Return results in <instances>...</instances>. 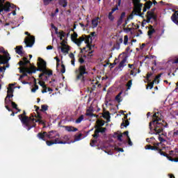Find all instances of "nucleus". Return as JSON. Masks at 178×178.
Masks as SVG:
<instances>
[{
    "label": "nucleus",
    "mask_w": 178,
    "mask_h": 178,
    "mask_svg": "<svg viewBox=\"0 0 178 178\" xmlns=\"http://www.w3.org/2000/svg\"><path fill=\"white\" fill-rule=\"evenodd\" d=\"M122 137H123V134H120L117 136V138L118 140V141H120V143H122V141H123V140L122 139Z\"/></svg>",
    "instance_id": "obj_54"
},
{
    "label": "nucleus",
    "mask_w": 178,
    "mask_h": 178,
    "mask_svg": "<svg viewBox=\"0 0 178 178\" xmlns=\"http://www.w3.org/2000/svg\"><path fill=\"white\" fill-rule=\"evenodd\" d=\"M36 71L37 68L33 66L31 67V70L28 68V70H26V73H28V74H33V73H35Z\"/></svg>",
    "instance_id": "obj_32"
},
{
    "label": "nucleus",
    "mask_w": 178,
    "mask_h": 178,
    "mask_svg": "<svg viewBox=\"0 0 178 178\" xmlns=\"http://www.w3.org/2000/svg\"><path fill=\"white\" fill-rule=\"evenodd\" d=\"M13 93H12V94L8 93L7 94V96L5 98V104H6V105H7V104H8V102H12V100H10V98H13Z\"/></svg>",
    "instance_id": "obj_30"
},
{
    "label": "nucleus",
    "mask_w": 178,
    "mask_h": 178,
    "mask_svg": "<svg viewBox=\"0 0 178 178\" xmlns=\"http://www.w3.org/2000/svg\"><path fill=\"white\" fill-rule=\"evenodd\" d=\"M154 13H151L150 11H147V22L149 23L151 22V19H154L155 20V16H154Z\"/></svg>",
    "instance_id": "obj_22"
},
{
    "label": "nucleus",
    "mask_w": 178,
    "mask_h": 178,
    "mask_svg": "<svg viewBox=\"0 0 178 178\" xmlns=\"http://www.w3.org/2000/svg\"><path fill=\"white\" fill-rule=\"evenodd\" d=\"M173 138H178V130L174 129L173 134H172Z\"/></svg>",
    "instance_id": "obj_42"
},
{
    "label": "nucleus",
    "mask_w": 178,
    "mask_h": 178,
    "mask_svg": "<svg viewBox=\"0 0 178 178\" xmlns=\"http://www.w3.org/2000/svg\"><path fill=\"white\" fill-rule=\"evenodd\" d=\"M25 35L29 37L25 38L24 42L26 44V47L31 48L34 45V42H35V38L31 35L29 32H25Z\"/></svg>",
    "instance_id": "obj_9"
},
{
    "label": "nucleus",
    "mask_w": 178,
    "mask_h": 178,
    "mask_svg": "<svg viewBox=\"0 0 178 178\" xmlns=\"http://www.w3.org/2000/svg\"><path fill=\"white\" fill-rule=\"evenodd\" d=\"M41 108H42L40 109L41 112H45V111H48V105L43 104L41 106Z\"/></svg>",
    "instance_id": "obj_37"
},
{
    "label": "nucleus",
    "mask_w": 178,
    "mask_h": 178,
    "mask_svg": "<svg viewBox=\"0 0 178 178\" xmlns=\"http://www.w3.org/2000/svg\"><path fill=\"white\" fill-rule=\"evenodd\" d=\"M152 6V1H151L150 0L146 1V3H145V6L143 8V12H145L146 10H149Z\"/></svg>",
    "instance_id": "obj_19"
},
{
    "label": "nucleus",
    "mask_w": 178,
    "mask_h": 178,
    "mask_svg": "<svg viewBox=\"0 0 178 178\" xmlns=\"http://www.w3.org/2000/svg\"><path fill=\"white\" fill-rule=\"evenodd\" d=\"M59 134L56 131H51L49 133L47 132V138L51 140H47L46 144L48 147L54 145V144H70L67 141L59 140Z\"/></svg>",
    "instance_id": "obj_3"
},
{
    "label": "nucleus",
    "mask_w": 178,
    "mask_h": 178,
    "mask_svg": "<svg viewBox=\"0 0 178 178\" xmlns=\"http://www.w3.org/2000/svg\"><path fill=\"white\" fill-rule=\"evenodd\" d=\"M83 120H84V115H81L79 118H78L76 120L75 123H76V124L81 123V122H83Z\"/></svg>",
    "instance_id": "obj_34"
},
{
    "label": "nucleus",
    "mask_w": 178,
    "mask_h": 178,
    "mask_svg": "<svg viewBox=\"0 0 178 178\" xmlns=\"http://www.w3.org/2000/svg\"><path fill=\"white\" fill-rule=\"evenodd\" d=\"M108 19L110 22H113L115 20V17L112 14H108Z\"/></svg>",
    "instance_id": "obj_47"
},
{
    "label": "nucleus",
    "mask_w": 178,
    "mask_h": 178,
    "mask_svg": "<svg viewBox=\"0 0 178 178\" xmlns=\"http://www.w3.org/2000/svg\"><path fill=\"white\" fill-rule=\"evenodd\" d=\"M95 134L92 135V137L95 139L98 138L99 137V133H102V134H104V133H106V127H101L98 125L95 126Z\"/></svg>",
    "instance_id": "obj_11"
},
{
    "label": "nucleus",
    "mask_w": 178,
    "mask_h": 178,
    "mask_svg": "<svg viewBox=\"0 0 178 178\" xmlns=\"http://www.w3.org/2000/svg\"><path fill=\"white\" fill-rule=\"evenodd\" d=\"M15 49L16 54L18 55H23V46H17Z\"/></svg>",
    "instance_id": "obj_25"
},
{
    "label": "nucleus",
    "mask_w": 178,
    "mask_h": 178,
    "mask_svg": "<svg viewBox=\"0 0 178 178\" xmlns=\"http://www.w3.org/2000/svg\"><path fill=\"white\" fill-rule=\"evenodd\" d=\"M171 20L175 23V24H177L178 26V10L175 11V13H173L171 16Z\"/></svg>",
    "instance_id": "obj_16"
},
{
    "label": "nucleus",
    "mask_w": 178,
    "mask_h": 178,
    "mask_svg": "<svg viewBox=\"0 0 178 178\" xmlns=\"http://www.w3.org/2000/svg\"><path fill=\"white\" fill-rule=\"evenodd\" d=\"M28 68L26 67H22L19 68V73H22L23 77H26Z\"/></svg>",
    "instance_id": "obj_23"
},
{
    "label": "nucleus",
    "mask_w": 178,
    "mask_h": 178,
    "mask_svg": "<svg viewBox=\"0 0 178 178\" xmlns=\"http://www.w3.org/2000/svg\"><path fill=\"white\" fill-rule=\"evenodd\" d=\"M145 149H151L152 151H156L158 154H160V155H162L163 156H165V158H168L169 161H171V162H178V158L172 159V157L169 156V154L165 153L162 151L161 149L159 148V143H154V146L151 145H147L145 146Z\"/></svg>",
    "instance_id": "obj_4"
},
{
    "label": "nucleus",
    "mask_w": 178,
    "mask_h": 178,
    "mask_svg": "<svg viewBox=\"0 0 178 178\" xmlns=\"http://www.w3.org/2000/svg\"><path fill=\"white\" fill-rule=\"evenodd\" d=\"M34 108L35 109L37 115H41V109H40V107L38 106H34Z\"/></svg>",
    "instance_id": "obj_43"
},
{
    "label": "nucleus",
    "mask_w": 178,
    "mask_h": 178,
    "mask_svg": "<svg viewBox=\"0 0 178 178\" xmlns=\"http://www.w3.org/2000/svg\"><path fill=\"white\" fill-rule=\"evenodd\" d=\"M78 40H79L81 42H81H83V41H85L86 38H84V36H81V37H80Z\"/></svg>",
    "instance_id": "obj_63"
},
{
    "label": "nucleus",
    "mask_w": 178,
    "mask_h": 178,
    "mask_svg": "<svg viewBox=\"0 0 178 178\" xmlns=\"http://www.w3.org/2000/svg\"><path fill=\"white\" fill-rule=\"evenodd\" d=\"M126 17V12H122L117 21V27H120L122 26V23H123V19Z\"/></svg>",
    "instance_id": "obj_15"
},
{
    "label": "nucleus",
    "mask_w": 178,
    "mask_h": 178,
    "mask_svg": "<svg viewBox=\"0 0 178 178\" xmlns=\"http://www.w3.org/2000/svg\"><path fill=\"white\" fill-rule=\"evenodd\" d=\"M52 1H54V0H43V3H44V6H48V4L51 3V2H52Z\"/></svg>",
    "instance_id": "obj_48"
},
{
    "label": "nucleus",
    "mask_w": 178,
    "mask_h": 178,
    "mask_svg": "<svg viewBox=\"0 0 178 178\" xmlns=\"http://www.w3.org/2000/svg\"><path fill=\"white\" fill-rule=\"evenodd\" d=\"M5 0H0V15H2L3 12L8 13V12H10V9H15L16 6L13 3H10V2L7 1L5 4Z\"/></svg>",
    "instance_id": "obj_5"
},
{
    "label": "nucleus",
    "mask_w": 178,
    "mask_h": 178,
    "mask_svg": "<svg viewBox=\"0 0 178 178\" xmlns=\"http://www.w3.org/2000/svg\"><path fill=\"white\" fill-rule=\"evenodd\" d=\"M168 126L167 122L162 120V114L159 112H156L152 115V120L149 123V130H154L156 134L162 133L165 127H168Z\"/></svg>",
    "instance_id": "obj_1"
},
{
    "label": "nucleus",
    "mask_w": 178,
    "mask_h": 178,
    "mask_svg": "<svg viewBox=\"0 0 178 178\" xmlns=\"http://www.w3.org/2000/svg\"><path fill=\"white\" fill-rule=\"evenodd\" d=\"M77 37H79V35H77V33L74 32V33L71 35V40L72 41L73 40H76L77 38Z\"/></svg>",
    "instance_id": "obj_46"
},
{
    "label": "nucleus",
    "mask_w": 178,
    "mask_h": 178,
    "mask_svg": "<svg viewBox=\"0 0 178 178\" xmlns=\"http://www.w3.org/2000/svg\"><path fill=\"white\" fill-rule=\"evenodd\" d=\"M99 20V17H97L96 18H94L92 20V29H95L98 26V21Z\"/></svg>",
    "instance_id": "obj_27"
},
{
    "label": "nucleus",
    "mask_w": 178,
    "mask_h": 178,
    "mask_svg": "<svg viewBox=\"0 0 178 178\" xmlns=\"http://www.w3.org/2000/svg\"><path fill=\"white\" fill-rule=\"evenodd\" d=\"M159 141H160V143H165V141H166V140H165L163 138H162L161 136V135H159Z\"/></svg>",
    "instance_id": "obj_56"
},
{
    "label": "nucleus",
    "mask_w": 178,
    "mask_h": 178,
    "mask_svg": "<svg viewBox=\"0 0 178 178\" xmlns=\"http://www.w3.org/2000/svg\"><path fill=\"white\" fill-rule=\"evenodd\" d=\"M127 23H129V18H127V19L125 20V22H124V24H122V26H123V27H126V26H127Z\"/></svg>",
    "instance_id": "obj_64"
},
{
    "label": "nucleus",
    "mask_w": 178,
    "mask_h": 178,
    "mask_svg": "<svg viewBox=\"0 0 178 178\" xmlns=\"http://www.w3.org/2000/svg\"><path fill=\"white\" fill-rule=\"evenodd\" d=\"M23 60H20L19 63H18V65L22 67H24L26 65H29V63H30V61L29 60H27V58L26 57H24L23 58Z\"/></svg>",
    "instance_id": "obj_18"
},
{
    "label": "nucleus",
    "mask_w": 178,
    "mask_h": 178,
    "mask_svg": "<svg viewBox=\"0 0 178 178\" xmlns=\"http://www.w3.org/2000/svg\"><path fill=\"white\" fill-rule=\"evenodd\" d=\"M66 131H68L69 133L72 132V131H78L79 129L73 127V126H65L64 127Z\"/></svg>",
    "instance_id": "obj_21"
},
{
    "label": "nucleus",
    "mask_w": 178,
    "mask_h": 178,
    "mask_svg": "<svg viewBox=\"0 0 178 178\" xmlns=\"http://www.w3.org/2000/svg\"><path fill=\"white\" fill-rule=\"evenodd\" d=\"M104 119H106L107 122H111V113L109 111H105L102 115Z\"/></svg>",
    "instance_id": "obj_24"
},
{
    "label": "nucleus",
    "mask_w": 178,
    "mask_h": 178,
    "mask_svg": "<svg viewBox=\"0 0 178 178\" xmlns=\"http://www.w3.org/2000/svg\"><path fill=\"white\" fill-rule=\"evenodd\" d=\"M0 54H3V55H0V65H6V63H9V60H10V56H9V53L5 51L3 47L0 49Z\"/></svg>",
    "instance_id": "obj_6"
},
{
    "label": "nucleus",
    "mask_w": 178,
    "mask_h": 178,
    "mask_svg": "<svg viewBox=\"0 0 178 178\" xmlns=\"http://www.w3.org/2000/svg\"><path fill=\"white\" fill-rule=\"evenodd\" d=\"M79 62L80 63L79 67L75 70V81H80L81 83H86V77L88 74V71H87V67L84 65L85 60L83 58H79Z\"/></svg>",
    "instance_id": "obj_2"
},
{
    "label": "nucleus",
    "mask_w": 178,
    "mask_h": 178,
    "mask_svg": "<svg viewBox=\"0 0 178 178\" xmlns=\"http://www.w3.org/2000/svg\"><path fill=\"white\" fill-rule=\"evenodd\" d=\"M10 86H13V84H9V88H8L7 94H13V88H12Z\"/></svg>",
    "instance_id": "obj_41"
},
{
    "label": "nucleus",
    "mask_w": 178,
    "mask_h": 178,
    "mask_svg": "<svg viewBox=\"0 0 178 178\" xmlns=\"http://www.w3.org/2000/svg\"><path fill=\"white\" fill-rule=\"evenodd\" d=\"M38 84L41 86V87H45V86H47V85H45V82H44V81H40L39 82H38Z\"/></svg>",
    "instance_id": "obj_59"
},
{
    "label": "nucleus",
    "mask_w": 178,
    "mask_h": 178,
    "mask_svg": "<svg viewBox=\"0 0 178 178\" xmlns=\"http://www.w3.org/2000/svg\"><path fill=\"white\" fill-rule=\"evenodd\" d=\"M86 116H90V118H95L97 117V115L92 113V110H91L90 108H88L86 110Z\"/></svg>",
    "instance_id": "obj_28"
},
{
    "label": "nucleus",
    "mask_w": 178,
    "mask_h": 178,
    "mask_svg": "<svg viewBox=\"0 0 178 178\" xmlns=\"http://www.w3.org/2000/svg\"><path fill=\"white\" fill-rule=\"evenodd\" d=\"M134 8L135 12L138 13V16L140 17H144V13H141V9L143 8V4H136Z\"/></svg>",
    "instance_id": "obj_13"
},
{
    "label": "nucleus",
    "mask_w": 178,
    "mask_h": 178,
    "mask_svg": "<svg viewBox=\"0 0 178 178\" xmlns=\"http://www.w3.org/2000/svg\"><path fill=\"white\" fill-rule=\"evenodd\" d=\"M155 33V29H154V26L152 25H150L149 26V31H147V35L149 38H152V34Z\"/></svg>",
    "instance_id": "obj_20"
},
{
    "label": "nucleus",
    "mask_w": 178,
    "mask_h": 178,
    "mask_svg": "<svg viewBox=\"0 0 178 178\" xmlns=\"http://www.w3.org/2000/svg\"><path fill=\"white\" fill-rule=\"evenodd\" d=\"M126 62H127V59L126 58H123L119 64V69L124 67L126 66Z\"/></svg>",
    "instance_id": "obj_29"
},
{
    "label": "nucleus",
    "mask_w": 178,
    "mask_h": 178,
    "mask_svg": "<svg viewBox=\"0 0 178 178\" xmlns=\"http://www.w3.org/2000/svg\"><path fill=\"white\" fill-rule=\"evenodd\" d=\"M58 3L63 8H66L67 6V0H59Z\"/></svg>",
    "instance_id": "obj_31"
},
{
    "label": "nucleus",
    "mask_w": 178,
    "mask_h": 178,
    "mask_svg": "<svg viewBox=\"0 0 178 178\" xmlns=\"http://www.w3.org/2000/svg\"><path fill=\"white\" fill-rule=\"evenodd\" d=\"M97 138L96 139L95 138L94 140H92L90 141L91 147H94V145H95V144H97Z\"/></svg>",
    "instance_id": "obj_51"
},
{
    "label": "nucleus",
    "mask_w": 178,
    "mask_h": 178,
    "mask_svg": "<svg viewBox=\"0 0 178 178\" xmlns=\"http://www.w3.org/2000/svg\"><path fill=\"white\" fill-rule=\"evenodd\" d=\"M37 118V119H35V118H33L31 119V122L33 123H39V124H45V121L44 120H42V116H41V114H38V115H32V118Z\"/></svg>",
    "instance_id": "obj_12"
},
{
    "label": "nucleus",
    "mask_w": 178,
    "mask_h": 178,
    "mask_svg": "<svg viewBox=\"0 0 178 178\" xmlns=\"http://www.w3.org/2000/svg\"><path fill=\"white\" fill-rule=\"evenodd\" d=\"M6 66L0 67V73L5 72L6 70V67H9V63H6Z\"/></svg>",
    "instance_id": "obj_36"
},
{
    "label": "nucleus",
    "mask_w": 178,
    "mask_h": 178,
    "mask_svg": "<svg viewBox=\"0 0 178 178\" xmlns=\"http://www.w3.org/2000/svg\"><path fill=\"white\" fill-rule=\"evenodd\" d=\"M113 49H120V44L115 42V44H114Z\"/></svg>",
    "instance_id": "obj_44"
},
{
    "label": "nucleus",
    "mask_w": 178,
    "mask_h": 178,
    "mask_svg": "<svg viewBox=\"0 0 178 178\" xmlns=\"http://www.w3.org/2000/svg\"><path fill=\"white\" fill-rule=\"evenodd\" d=\"M36 137H38L39 140H42V141H47V140L45 139V137H47V131L39 132L37 134Z\"/></svg>",
    "instance_id": "obj_17"
},
{
    "label": "nucleus",
    "mask_w": 178,
    "mask_h": 178,
    "mask_svg": "<svg viewBox=\"0 0 178 178\" xmlns=\"http://www.w3.org/2000/svg\"><path fill=\"white\" fill-rule=\"evenodd\" d=\"M120 95H122V92L118 93V95L115 97V101H117L118 103L122 102V99H120Z\"/></svg>",
    "instance_id": "obj_39"
},
{
    "label": "nucleus",
    "mask_w": 178,
    "mask_h": 178,
    "mask_svg": "<svg viewBox=\"0 0 178 178\" xmlns=\"http://www.w3.org/2000/svg\"><path fill=\"white\" fill-rule=\"evenodd\" d=\"M153 73L152 72H149L147 74L146 76V80H147V81H149V77H151V76H152Z\"/></svg>",
    "instance_id": "obj_55"
},
{
    "label": "nucleus",
    "mask_w": 178,
    "mask_h": 178,
    "mask_svg": "<svg viewBox=\"0 0 178 178\" xmlns=\"http://www.w3.org/2000/svg\"><path fill=\"white\" fill-rule=\"evenodd\" d=\"M55 59H56V66H57V67H58V66H59V62H60V59H59V58H58V57H55Z\"/></svg>",
    "instance_id": "obj_60"
},
{
    "label": "nucleus",
    "mask_w": 178,
    "mask_h": 178,
    "mask_svg": "<svg viewBox=\"0 0 178 178\" xmlns=\"http://www.w3.org/2000/svg\"><path fill=\"white\" fill-rule=\"evenodd\" d=\"M11 105L13 109H17V105L15 103V102H11Z\"/></svg>",
    "instance_id": "obj_57"
},
{
    "label": "nucleus",
    "mask_w": 178,
    "mask_h": 178,
    "mask_svg": "<svg viewBox=\"0 0 178 178\" xmlns=\"http://www.w3.org/2000/svg\"><path fill=\"white\" fill-rule=\"evenodd\" d=\"M81 137H83V134H79V135L74 136V140L72 143H76V141H80L81 140Z\"/></svg>",
    "instance_id": "obj_33"
},
{
    "label": "nucleus",
    "mask_w": 178,
    "mask_h": 178,
    "mask_svg": "<svg viewBox=\"0 0 178 178\" xmlns=\"http://www.w3.org/2000/svg\"><path fill=\"white\" fill-rule=\"evenodd\" d=\"M18 118L19 120H21L22 124H24L28 127V131L33 129V127H35L36 124H34L33 126H30V120L31 122V119H33L31 117H28L27 115H25L23 117V115H18Z\"/></svg>",
    "instance_id": "obj_8"
},
{
    "label": "nucleus",
    "mask_w": 178,
    "mask_h": 178,
    "mask_svg": "<svg viewBox=\"0 0 178 178\" xmlns=\"http://www.w3.org/2000/svg\"><path fill=\"white\" fill-rule=\"evenodd\" d=\"M84 36L86 37L85 38V43H86V47H83V49H81V54H83V52H88V51H91V46L90 45V42L91 41H92V39L91 38V35H84Z\"/></svg>",
    "instance_id": "obj_10"
},
{
    "label": "nucleus",
    "mask_w": 178,
    "mask_h": 178,
    "mask_svg": "<svg viewBox=\"0 0 178 178\" xmlns=\"http://www.w3.org/2000/svg\"><path fill=\"white\" fill-rule=\"evenodd\" d=\"M129 42V36L127 35L124 36V44L127 45Z\"/></svg>",
    "instance_id": "obj_45"
},
{
    "label": "nucleus",
    "mask_w": 178,
    "mask_h": 178,
    "mask_svg": "<svg viewBox=\"0 0 178 178\" xmlns=\"http://www.w3.org/2000/svg\"><path fill=\"white\" fill-rule=\"evenodd\" d=\"M133 84V80H129L127 83V90H130L131 88V86Z\"/></svg>",
    "instance_id": "obj_40"
},
{
    "label": "nucleus",
    "mask_w": 178,
    "mask_h": 178,
    "mask_svg": "<svg viewBox=\"0 0 178 178\" xmlns=\"http://www.w3.org/2000/svg\"><path fill=\"white\" fill-rule=\"evenodd\" d=\"M42 88H43V90H42V94H45V92H47V85L44 86V87H43Z\"/></svg>",
    "instance_id": "obj_61"
},
{
    "label": "nucleus",
    "mask_w": 178,
    "mask_h": 178,
    "mask_svg": "<svg viewBox=\"0 0 178 178\" xmlns=\"http://www.w3.org/2000/svg\"><path fill=\"white\" fill-rule=\"evenodd\" d=\"M58 49H61V52H63V54H67V52H69V46L66 45V47H60L58 46Z\"/></svg>",
    "instance_id": "obj_26"
},
{
    "label": "nucleus",
    "mask_w": 178,
    "mask_h": 178,
    "mask_svg": "<svg viewBox=\"0 0 178 178\" xmlns=\"http://www.w3.org/2000/svg\"><path fill=\"white\" fill-rule=\"evenodd\" d=\"M161 76H162V74H159L157 75L155 79H154V81L152 82H151L150 83H149L147 86V90H148V87H149L150 90H152V88H154V83H157V84H159V81H157L158 79H159L161 77Z\"/></svg>",
    "instance_id": "obj_14"
},
{
    "label": "nucleus",
    "mask_w": 178,
    "mask_h": 178,
    "mask_svg": "<svg viewBox=\"0 0 178 178\" xmlns=\"http://www.w3.org/2000/svg\"><path fill=\"white\" fill-rule=\"evenodd\" d=\"M66 72V67H65V65L62 64L61 65V70H60V72L61 73H65Z\"/></svg>",
    "instance_id": "obj_52"
},
{
    "label": "nucleus",
    "mask_w": 178,
    "mask_h": 178,
    "mask_svg": "<svg viewBox=\"0 0 178 178\" xmlns=\"http://www.w3.org/2000/svg\"><path fill=\"white\" fill-rule=\"evenodd\" d=\"M128 144L129 145H133V142H131V139H130V136H128Z\"/></svg>",
    "instance_id": "obj_62"
},
{
    "label": "nucleus",
    "mask_w": 178,
    "mask_h": 178,
    "mask_svg": "<svg viewBox=\"0 0 178 178\" xmlns=\"http://www.w3.org/2000/svg\"><path fill=\"white\" fill-rule=\"evenodd\" d=\"M58 35L63 38L66 37V33H65L63 31H61L60 33H58Z\"/></svg>",
    "instance_id": "obj_53"
},
{
    "label": "nucleus",
    "mask_w": 178,
    "mask_h": 178,
    "mask_svg": "<svg viewBox=\"0 0 178 178\" xmlns=\"http://www.w3.org/2000/svg\"><path fill=\"white\" fill-rule=\"evenodd\" d=\"M116 42L120 44H120H122L123 43V38H120L118 40H117Z\"/></svg>",
    "instance_id": "obj_58"
},
{
    "label": "nucleus",
    "mask_w": 178,
    "mask_h": 178,
    "mask_svg": "<svg viewBox=\"0 0 178 178\" xmlns=\"http://www.w3.org/2000/svg\"><path fill=\"white\" fill-rule=\"evenodd\" d=\"M133 3L134 4V6L136 5H140L141 4L140 2H141V0H132Z\"/></svg>",
    "instance_id": "obj_50"
},
{
    "label": "nucleus",
    "mask_w": 178,
    "mask_h": 178,
    "mask_svg": "<svg viewBox=\"0 0 178 178\" xmlns=\"http://www.w3.org/2000/svg\"><path fill=\"white\" fill-rule=\"evenodd\" d=\"M73 42L76 44L78 47H80L81 45V42L79 40V38L72 40Z\"/></svg>",
    "instance_id": "obj_38"
},
{
    "label": "nucleus",
    "mask_w": 178,
    "mask_h": 178,
    "mask_svg": "<svg viewBox=\"0 0 178 178\" xmlns=\"http://www.w3.org/2000/svg\"><path fill=\"white\" fill-rule=\"evenodd\" d=\"M129 124H130V122H129V120H123V122L121 123V127H127V126H129Z\"/></svg>",
    "instance_id": "obj_35"
},
{
    "label": "nucleus",
    "mask_w": 178,
    "mask_h": 178,
    "mask_svg": "<svg viewBox=\"0 0 178 178\" xmlns=\"http://www.w3.org/2000/svg\"><path fill=\"white\" fill-rule=\"evenodd\" d=\"M115 150L118 151V152H124V150L122 147H115Z\"/></svg>",
    "instance_id": "obj_49"
},
{
    "label": "nucleus",
    "mask_w": 178,
    "mask_h": 178,
    "mask_svg": "<svg viewBox=\"0 0 178 178\" xmlns=\"http://www.w3.org/2000/svg\"><path fill=\"white\" fill-rule=\"evenodd\" d=\"M37 72H42L43 74L48 75V70H47V62L41 58H38Z\"/></svg>",
    "instance_id": "obj_7"
}]
</instances>
